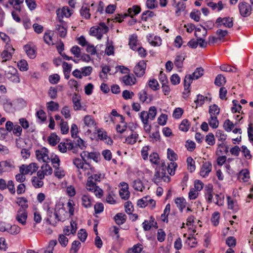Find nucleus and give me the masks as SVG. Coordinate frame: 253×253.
I'll list each match as a JSON object with an SVG mask.
<instances>
[{"mask_svg": "<svg viewBox=\"0 0 253 253\" xmlns=\"http://www.w3.org/2000/svg\"><path fill=\"white\" fill-rule=\"evenodd\" d=\"M212 164L209 161L203 162L199 172L200 175L203 177H207L212 169Z\"/></svg>", "mask_w": 253, "mask_h": 253, "instance_id": "20", "label": "nucleus"}, {"mask_svg": "<svg viewBox=\"0 0 253 253\" xmlns=\"http://www.w3.org/2000/svg\"><path fill=\"white\" fill-rule=\"evenodd\" d=\"M138 137V134L136 132L132 131L131 133L126 138L125 142L129 145H133L137 142Z\"/></svg>", "mask_w": 253, "mask_h": 253, "instance_id": "38", "label": "nucleus"}, {"mask_svg": "<svg viewBox=\"0 0 253 253\" xmlns=\"http://www.w3.org/2000/svg\"><path fill=\"white\" fill-rule=\"evenodd\" d=\"M83 121L85 126L88 127L87 132L89 133H91L93 130H96L97 128V124L92 116L86 115Z\"/></svg>", "mask_w": 253, "mask_h": 253, "instance_id": "16", "label": "nucleus"}, {"mask_svg": "<svg viewBox=\"0 0 253 253\" xmlns=\"http://www.w3.org/2000/svg\"><path fill=\"white\" fill-rule=\"evenodd\" d=\"M174 201L179 211L182 212L187 205L186 199L183 197H180L176 198Z\"/></svg>", "mask_w": 253, "mask_h": 253, "instance_id": "29", "label": "nucleus"}, {"mask_svg": "<svg viewBox=\"0 0 253 253\" xmlns=\"http://www.w3.org/2000/svg\"><path fill=\"white\" fill-rule=\"evenodd\" d=\"M241 152L243 157L246 160H251L252 155L250 150L245 145L241 147Z\"/></svg>", "mask_w": 253, "mask_h": 253, "instance_id": "62", "label": "nucleus"}, {"mask_svg": "<svg viewBox=\"0 0 253 253\" xmlns=\"http://www.w3.org/2000/svg\"><path fill=\"white\" fill-rule=\"evenodd\" d=\"M4 77L7 80L14 83L20 82V78L17 69L12 66H8L5 70Z\"/></svg>", "mask_w": 253, "mask_h": 253, "instance_id": "10", "label": "nucleus"}, {"mask_svg": "<svg viewBox=\"0 0 253 253\" xmlns=\"http://www.w3.org/2000/svg\"><path fill=\"white\" fill-rule=\"evenodd\" d=\"M74 10L70 9L68 6H63L61 8H58L56 11L57 15L56 20H63L64 17L69 18L73 13Z\"/></svg>", "mask_w": 253, "mask_h": 253, "instance_id": "12", "label": "nucleus"}, {"mask_svg": "<svg viewBox=\"0 0 253 253\" xmlns=\"http://www.w3.org/2000/svg\"><path fill=\"white\" fill-rule=\"evenodd\" d=\"M37 173L40 175V177L41 176L44 178L45 176L52 174L53 169L48 163H44L41 166L40 169L37 171Z\"/></svg>", "mask_w": 253, "mask_h": 253, "instance_id": "23", "label": "nucleus"}, {"mask_svg": "<svg viewBox=\"0 0 253 253\" xmlns=\"http://www.w3.org/2000/svg\"><path fill=\"white\" fill-rule=\"evenodd\" d=\"M207 5L212 10H216L217 11L221 10L224 7V4L221 0L218 1L217 3L209 1L207 3Z\"/></svg>", "mask_w": 253, "mask_h": 253, "instance_id": "39", "label": "nucleus"}, {"mask_svg": "<svg viewBox=\"0 0 253 253\" xmlns=\"http://www.w3.org/2000/svg\"><path fill=\"white\" fill-rule=\"evenodd\" d=\"M147 84L153 91H157L160 89V85L157 80L155 79H150Z\"/></svg>", "mask_w": 253, "mask_h": 253, "instance_id": "63", "label": "nucleus"}, {"mask_svg": "<svg viewBox=\"0 0 253 253\" xmlns=\"http://www.w3.org/2000/svg\"><path fill=\"white\" fill-rule=\"evenodd\" d=\"M77 224L74 221H71L70 225L66 226L63 228L64 235L69 236L70 234H74L76 232Z\"/></svg>", "mask_w": 253, "mask_h": 253, "instance_id": "31", "label": "nucleus"}, {"mask_svg": "<svg viewBox=\"0 0 253 253\" xmlns=\"http://www.w3.org/2000/svg\"><path fill=\"white\" fill-rule=\"evenodd\" d=\"M146 61L141 60L135 65L133 69V72L137 77H143L145 73L146 68Z\"/></svg>", "mask_w": 253, "mask_h": 253, "instance_id": "18", "label": "nucleus"}, {"mask_svg": "<svg viewBox=\"0 0 253 253\" xmlns=\"http://www.w3.org/2000/svg\"><path fill=\"white\" fill-rule=\"evenodd\" d=\"M16 203L21 207L20 209H24L27 210V209L28 208V200L25 197H17Z\"/></svg>", "mask_w": 253, "mask_h": 253, "instance_id": "59", "label": "nucleus"}, {"mask_svg": "<svg viewBox=\"0 0 253 253\" xmlns=\"http://www.w3.org/2000/svg\"><path fill=\"white\" fill-rule=\"evenodd\" d=\"M24 0H8V2L16 11H21V4L23 3Z\"/></svg>", "mask_w": 253, "mask_h": 253, "instance_id": "45", "label": "nucleus"}, {"mask_svg": "<svg viewBox=\"0 0 253 253\" xmlns=\"http://www.w3.org/2000/svg\"><path fill=\"white\" fill-rule=\"evenodd\" d=\"M96 4L94 2L90 4L84 3L82 5L80 10V13L82 17L86 20H89L91 17V12L95 11Z\"/></svg>", "mask_w": 253, "mask_h": 253, "instance_id": "6", "label": "nucleus"}, {"mask_svg": "<svg viewBox=\"0 0 253 253\" xmlns=\"http://www.w3.org/2000/svg\"><path fill=\"white\" fill-rule=\"evenodd\" d=\"M185 59V56L183 54H177L174 60V65L178 69H181L183 66V61Z\"/></svg>", "mask_w": 253, "mask_h": 253, "instance_id": "41", "label": "nucleus"}, {"mask_svg": "<svg viewBox=\"0 0 253 253\" xmlns=\"http://www.w3.org/2000/svg\"><path fill=\"white\" fill-rule=\"evenodd\" d=\"M49 159L54 169L60 167V160L57 155L51 154L49 156Z\"/></svg>", "mask_w": 253, "mask_h": 253, "instance_id": "55", "label": "nucleus"}, {"mask_svg": "<svg viewBox=\"0 0 253 253\" xmlns=\"http://www.w3.org/2000/svg\"><path fill=\"white\" fill-rule=\"evenodd\" d=\"M132 186L137 191L142 192L145 189V186L142 181L139 179L133 180L132 183Z\"/></svg>", "mask_w": 253, "mask_h": 253, "instance_id": "47", "label": "nucleus"}, {"mask_svg": "<svg viewBox=\"0 0 253 253\" xmlns=\"http://www.w3.org/2000/svg\"><path fill=\"white\" fill-rule=\"evenodd\" d=\"M20 168L22 172H24L26 175H31L36 171H38L39 166L36 163H31L29 165H22Z\"/></svg>", "mask_w": 253, "mask_h": 253, "instance_id": "14", "label": "nucleus"}, {"mask_svg": "<svg viewBox=\"0 0 253 253\" xmlns=\"http://www.w3.org/2000/svg\"><path fill=\"white\" fill-rule=\"evenodd\" d=\"M122 82L126 85L132 86L136 84V79L132 74H128L122 78Z\"/></svg>", "mask_w": 253, "mask_h": 253, "instance_id": "27", "label": "nucleus"}, {"mask_svg": "<svg viewBox=\"0 0 253 253\" xmlns=\"http://www.w3.org/2000/svg\"><path fill=\"white\" fill-rule=\"evenodd\" d=\"M156 16V13L152 11L147 10L142 12L141 20L144 22L150 21Z\"/></svg>", "mask_w": 253, "mask_h": 253, "instance_id": "33", "label": "nucleus"}, {"mask_svg": "<svg viewBox=\"0 0 253 253\" xmlns=\"http://www.w3.org/2000/svg\"><path fill=\"white\" fill-rule=\"evenodd\" d=\"M114 220L118 225H122L126 220V215L123 213H118L114 216Z\"/></svg>", "mask_w": 253, "mask_h": 253, "instance_id": "52", "label": "nucleus"}, {"mask_svg": "<svg viewBox=\"0 0 253 253\" xmlns=\"http://www.w3.org/2000/svg\"><path fill=\"white\" fill-rule=\"evenodd\" d=\"M215 24L217 27L223 26L225 28H230L233 26V18L230 17H218L216 20Z\"/></svg>", "mask_w": 253, "mask_h": 253, "instance_id": "19", "label": "nucleus"}, {"mask_svg": "<svg viewBox=\"0 0 253 253\" xmlns=\"http://www.w3.org/2000/svg\"><path fill=\"white\" fill-rule=\"evenodd\" d=\"M46 106L48 111L56 112L58 111L59 108V105L57 102L50 101L46 104Z\"/></svg>", "mask_w": 253, "mask_h": 253, "instance_id": "51", "label": "nucleus"}, {"mask_svg": "<svg viewBox=\"0 0 253 253\" xmlns=\"http://www.w3.org/2000/svg\"><path fill=\"white\" fill-rule=\"evenodd\" d=\"M120 187L119 191L120 197L124 200H127L130 196L128 184L126 182H122L120 183Z\"/></svg>", "mask_w": 253, "mask_h": 253, "instance_id": "25", "label": "nucleus"}, {"mask_svg": "<svg viewBox=\"0 0 253 253\" xmlns=\"http://www.w3.org/2000/svg\"><path fill=\"white\" fill-rule=\"evenodd\" d=\"M87 191L93 193L97 198H101L103 195V191L98 186L95 182L87 178L85 184Z\"/></svg>", "mask_w": 253, "mask_h": 253, "instance_id": "7", "label": "nucleus"}, {"mask_svg": "<svg viewBox=\"0 0 253 253\" xmlns=\"http://www.w3.org/2000/svg\"><path fill=\"white\" fill-rule=\"evenodd\" d=\"M89 152L83 151L81 154V158H75L73 160V164L76 167L80 172H84V175H89L95 171L94 168L87 161L89 160Z\"/></svg>", "mask_w": 253, "mask_h": 253, "instance_id": "1", "label": "nucleus"}, {"mask_svg": "<svg viewBox=\"0 0 253 253\" xmlns=\"http://www.w3.org/2000/svg\"><path fill=\"white\" fill-rule=\"evenodd\" d=\"M97 26V30H98V34L101 35V39L104 34L108 33L109 31L108 27L103 22L100 23Z\"/></svg>", "mask_w": 253, "mask_h": 253, "instance_id": "56", "label": "nucleus"}, {"mask_svg": "<svg viewBox=\"0 0 253 253\" xmlns=\"http://www.w3.org/2000/svg\"><path fill=\"white\" fill-rule=\"evenodd\" d=\"M54 169V175L58 179H62L66 175V172L62 168L58 167Z\"/></svg>", "mask_w": 253, "mask_h": 253, "instance_id": "50", "label": "nucleus"}, {"mask_svg": "<svg viewBox=\"0 0 253 253\" xmlns=\"http://www.w3.org/2000/svg\"><path fill=\"white\" fill-rule=\"evenodd\" d=\"M15 49L11 44L5 45L4 49L0 53V59L1 63L4 64L12 59Z\"/></svg>", "mask_w": 253, "mask_h": 253, "instance_id": "5", "label": "nucleus"}, {"mask_svg": "<svg viewBox=\"0 0 253 253\" xmlns=\"http://www.w3.org/2000/svg\"><path fill=\"white\" fill-rule=\"evenodd\" d=\"M195 219L194 215H189L186 218V223H182L181 228H185L186 227L190 234L194 235L197 231V225L201 223L200 220L197 221Z\"/></svg>", "mask_w": 253, "mask_h": 253, "instance_id": "4", "label": "nucleus"}, {"mask_svg": "<svg viewBox=\"0 0 253 253\" xmlns=\"http://www.w3.org/2000/svg\"><path fill=\"white\" fill-rule=\"evenodd\" d=\"M195 80L192 74L185 76L184 80V91H183V96L185 98H187L191 91L190 85L193 81Z\"/></svg>", "mask_w": 253, "mask_h": 253, "instance_id": "13", "label": "nucleus"}, {"mask_svg": "<svg viewBox=\"0 0 253 253\" xmlns=\"http://www.w3.org/2000/svg\"><path fill=\"white\" fill-rule=\"evenodd\" d=\"M95 131H96L98 139L104 141L108 144H110L112 143V139L108 136L107 132L103 129L97 128Z\"/></svg>", "mask_w": 253, "mask_h": 253, "instance_id": "26", "label": "nucleus"}, {"mask_svg": "<svg viewBox=\"0 0 253 253\" xmlns=\"http://www.w3.org/2000/svg\"><path fill=\"white\" fill-rule=\"evenodd\" d=\"M70 216L63 205H59L56 206L54 209V212L49 215L47 221L49 224L55 226L58 222H64L68 219Z\"/></svg>", "mask_w": 253, "mask_h": 253, "instance_id": "2", "label": "nucleus"}, {"mask_svg": "<svg viewBox=\"0 0 253 253\" xmlns=\"http://www.w3.org/2000/svg\"><path fill=\"white\" fill-rule=\"evenodd\" d=\"M117 132L123 133L127 129L126 123L125 121V118L123 116H120V122L116 125V127Z\"/></svg>", "mask_w": 253, "mask_h": 253, "instance_id": "32", "label": "nucleus"}, {"mask_svg": "<svg viewBox=\"0 0 253 253\" xmlns=\"http://www.w3.org/2000/svg\"><path fill=\"white\" fill-rule=\"evenodd\" d=\"M240 13L243 17H247L250 15L252 11V7L250 4L247 2H240L238 5Z\"/></svg>", "mask_w": 253, "mask_h": 253, "instance_id": "22", "label": "nucleus"}, {"mask_svg": "<svg viewBox=\"0 0 253 253\" xmlns=\"http://www.w3.org/2000/svg\"><path fill=\"white\" fill-rule=\"evenodd\" d=\"M187 169L190 172L195 171L196 169L195 162L191 157H188L186 159Z\"/></svg>", "mask_w": 253, "mask_h": 253, "instance_id": "58", "label": "nucleus"}, {"mask_svg": "<svg viewBox=\"0 0 253 253\" xmlns=\"http://www.w3.org/2000/svg\"><path fill=\"white\" fill-rule=\"evenodd\" d=\"M54 33L51 31L46 32L43 36V39L46 43L48 45H53L54 44V40L52 38Z\"/></svg>", "mask_w": 253, "mask_h": 253, "instance_id": "46", "label": "nucleus"}, {"mask_svg": "<svg viewBox=\"0 0 253 253\" xmlns=\"http://www.w3.org/2000/svg\"><path fill=\"white\" fill-rule=\"evenodd\" d=\"M75 204L73 199H70L67 203V211L70 217H72L75 214Z\"/></svg>", "mask_w": 253, "mask_h": 253, "instance_id": "48", "label": "nucleus"}, {"mask_svg": "<svg viewBox=\"0 0 253 253\" xmlns=\"http://www.w3.org/2000/svg\"><path fill=\"white\" fill-rule=\"evenodd\" d=\"M24 49L29 58L34 59L36 57V50L34 46L27 44L24 46Z\"/></svg>", "mask_w": 253, "mask_h": 253, "instance_id": "36", "label": "nucleus"}, {"mask_svg": "<svg viewBox=\"0 0 253 253\" xmlns=\"http://www.w3.org/2000/svg\"><path fill=\"white\" fill-rule=\"evenodd\" d=\"M36 117L39 120V122L41 124H43L46 121L47 116L45 111L43 110H38L36 114Z\"/></svg>", "mask_w": 253, "mask_h": 253, "instance_id": "61", "label": "nucleus"}, {"mask_svg": "<svg viewBox=\"0 0 253 253\" xmlns=\"http://www.w3.org/2000/svg\"><path fill=\"white\" fill-rule=\"evenodd\" d=\"M220 109L216 104H213L209 107V116H217L220 113Z\"/></svg>", "mask_w": 253, "mask_h": 253, "instance_id": "60", "label": "nucleus"}, {"mask_svg": "<svg viewBox=\"0 0 253 253\" xmlns=\"http://www.w3.org/2000/svg\"><path fill=\"white\" fill-rule=\"evenodd\" d=\"M81 247V243L80 241H74L71 245L69 253H77L80 248Z\"/></svg>", "mask_w": 253, "mask_h": 253, "instance_id": "64", "label": "nucleus"}, {"mask_svg": "<svg viewBox=\"0 0 253 253\" xmlns=\"http://www.w3.org/2000/svg\"><path fill=\"white\" fill-rule=\"evenodd\" d=\"M137 206L140 208L148 207L150 209L153 210L156 207V202L151 196L147 195L137 200Z\"/></svg>", "mask_w": 253, "mask_h": 253, "instance_id": "8", "label": "nucleus"}, {"mask_svg": "<svg viewBox=\"0 0 253 253\" xmlns=\"http://www.w3.org/2000/svg\"><path fill=\"white\" fill-rule=\"evenodd\" d=\"M208 124L213 129L217 128L219 126V121L217 116H209Z\"/></svg>", "mask_w": 253, "mask_h": 253, "instance_id": "49", "label": "nucleus"}, {"mask_svg": "<svg viewBox=\"0 0 253 253\" xmlns=\"http://www.w3.org/2000/svg\"><path fill=\"white\" fill-rule=\"evenodd\" d=\"M143 249V246L140 243L134 245L132 248H129L127 253H141Z\"/></svg>", "mask_w": 253, "mask_h": 253, "instance_id": "57", "label": "nucleus"}, {"mask_svg": "<svg viewBox=\"0 0 253 253\" xmlns=\"http://www.w3.org/2000/svg\"><path fill=\"white\" fill-rule=\"evenodd\" d=\"M207 34V31L205 28L201 26L199 28H196L195 31V36L197 40H201L204 39Z\"/></svg>", "mask_w": 253, "mask_h": 253, "instance_id": "37", "label": "nucleus"}, {"mask_svg": "<svg viewBox=\"0 0 253 253\" xmlns=\"http://www.w3.org/2000/svg\"><path fill=\"white\" fill-rule=\"evenodd\" d=\"M43 177L41 176L40 177V175L37 172V176H34L32 177L31 182L32 185L35 188H40L42 187L43 185Z\"/></svg>", "mask_w": 253, "mask_h": 253, "instance_id": "30", "label": "nucleus"}, {"mask_svg": "<svg viewBox=\"0 0 253 253\" xmlns=\"http://www.w3.org/2000/svg\"><path fill=\"white\" fill-rule=\"evenodd\" d=\"M94 199L88 193H85L82 194L81 197V203L83 207L88 209L91 208L93 203Z\"/></svg>", "mask_w": 253, "mask_h": 253, "instance_id": "15", "label": "nucleus"}, {"mask_svg": "<svg viewBox=\"0 0 253 253\" xmlns=\"http://www.w3.org/2000/svg\"><path fill=\"white\" fill-rule=\"evenodd\" d=\"M191 126V123L186 119H183L179 126L180 130L183 132H187Z\"/></svg>", "mask_w": 253, "mask_h": 253, "instance_id": "54", "label": "nucleus"}, {"mask_svg": "<svg viewBox=\"0 0 253 253\" xmlns=\"http://www.w3.org/2000/svg\"><path fill=\"white\" fill-rule=\"evenodd\" d=\"M55 27V31L60 37L64 38L66 37L68 26L65 21L64 20H56Z\"/></svg>", "mask_w": 253, "mask_h": 253, "instance_id": "11", "label": "nucleus"}, {"mask_svg": "<svg viewBox=\"0 0 253 253\" xmlns=\"http://www.w3.org/2000/svg\"><path fill=\"white\" fill-rule=\"evenodd\" d=\"M152 181L157 185H163L170 181V177L166 172V169L163 168L156 169Z\"/></svg>", "mask_w": 253, "mask_h": 253, "instance_id": "3", "label": "nucleus"}, {"mask_svg": "<svg viewBox=\"0 0 253 253\" xmlns=\"http://www.w3.org/2000/svg\"><path fill=\"white\" fill-rule=\"evenodd\" d=\"M238 179L243 182H248L250 178V171L247 169L241 170L238 174Z\"/></svg>", "mask_w": 253, "mask_h": 253, "instance_id": "40", "label": "nucleus"}, {"mask_svg": "<svg viewBox=\"0 0 253 253\" xmlns=\"http://www.w3.org/2000/svg\"><path fill=\"white\" fill-rule=\"evenodd\" d=\"M81 101V96L75 93L72 97V101L73 103V107L74 110H86V106L85 105H82Z\"/></svg>", "mask_w": 253, "mask_h": 253, "instance_id": "21", "label": "nucleus"}, {"mask_svg": "<svg viewBox=\"0 0 253 253\" xmlns=\"http://www.w3.org/2000/svg\"><path fill=\"white\" fill-rule=\"evenodd\" d=\"M28 212L26 209H19L15 215L16 220L21 225L25 226L27 224Z\"/></svg>", "mask_w": 253, "mask_h": 253, "instance_id": "17", "label": "nucleus"}, {"mask_svg": "<svg viewBox=\"0 0 253 253\" xmlns=\"http://www.w3.org/2000/svg\"><path fill=\"white\" fill-rule=\"evenodd\" d=\"M140 42L136 34H132L129 37L128 45L133 50H136L137 47L140 46Z\"/></svg>", "mask_w": 253, "mask_h": 253, "instance_id": "28", "label": "nucleus"}, {"mask_svg": "<svg viewBox=\"0 0 253 253\" xmlns=\"http://www.w3.org/2000/svg\"><path fill=\"white\" fill-rule=\"evenodd\" d=\"M35 155L37 160L40 163H49V151L45 147L40 148L35 151Z\"/></svg>", "mask_w": 253, "mask_h": 253, "instance_id": "9", "label": "nucleus"}, {"mask_svg": "<svg viewBox=\"0 0 253 253\" xmlns=\"http://www.w3.org/2000/svg\"><path fill=\"white\" fill-rule=\"evenodd\" d=\"M147 42L153 46H159L162 44V40L160 37L153 34H149L146 37Z\"/></svg>", "mask_w": 253, "mask_h": 253, "instance_id": "24", "label": "nucleus"}, {"mask_svg": "<svg viewBox=\"0 0 253 253\" xmlns=\"http://www.w3.org/2000/svg\"><path fill=\"white\" fill-rule=\"evenodd\" d=\"M1 173L11 170L13 168V163L10 161H4L0 162Z\"/></svg>", "mask_w": 253, "mask_h": 253, "instance_id": "43", "label": "nucleus"}, {"mask_svg": "<svg viewBox=\"0 0 253 253\" xmlns=\"http://www.w3.org/2000/svg\"><path fill=\"white\" fill-rule=\"evenodd\" d=\"M228 208L234 211H237L239 209V206L236 200L230 196H227Z\"/></svg>", "mask_w": 253, "mask_h": 253, "instance_id": "44", "label": "nucleus"}, {"mask_svg": "<svg viewBox=\"0 0 253 253\" xmlns=\"http://www.w3.org/2000/svg\"><path fill=\"white\" fill-rule=\"evenodd\" d=\"M141 10L140 6L137 5H133L132 7L127 9V12H125L126 14V17L129 16L133 18L134 16L139 14Z\"/></svg>", "mask_w": 253, "mask_h": 253, "instance_id": "35", "label": "nucleus"}, {"mask_svg": "<svg viewBox=\"0 0 253 253\" xmlns=\"http://www.w3.org/2000/svg\"><path fill=\"white\" fill-rule=\"evenodd\" d=\"M57 244V241L56 240H51L49 242V244L48 247L46 248V249L43 250H41L39 251L40 253H53V250L54 247Z\"/></svg>", "mask_w": 253, "mask_h": 253, "instance_id": "53", "label": "nucleus"}, {"mask_svg": "<svg viewBox=\"0 0 253 253\" xmlns=\"http://www.w3.org/2000/svg\"><path fill=\"white\" fill-rule=\"evenodd\" d=\"M213 191L212 186H208L205 189V198L208 204L213 202Z\"/></svg>", "mask_w": 253, "mask_h": 253, "instance_id": "34", "label": "nucleus"}, {"mask_svg": "<svg viewBox=\"0 0 253 253\" xmlns=\"http://www.w3.org/2000/svg\"><path fill=\"white\" fill-rule=\"evenodd\" d=\"M74 145L71 142H61L58 145V150L62 153H65L67 150H72Z\"/></svg>", "mask_w": 253, "mask_h": 253, "instance_id": "42", "label": "nucleus"}]
</instances>
